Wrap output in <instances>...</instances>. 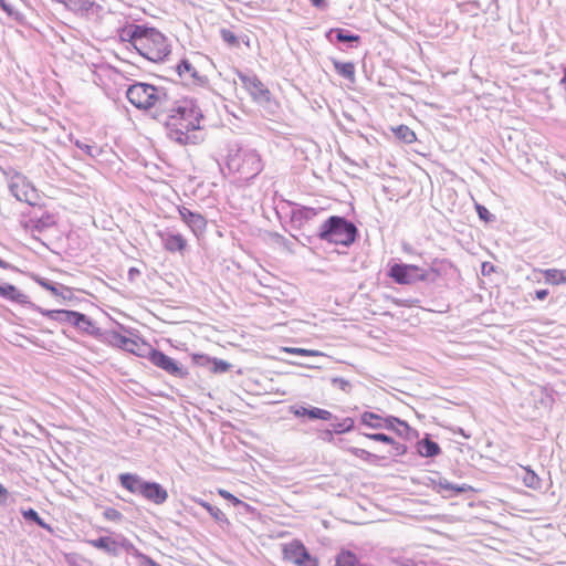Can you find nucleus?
Segmentation results:
<instances>
[{
  "label": "nucleus",
  "mask_w": 566,
  "mask_h": 566,
  "mask_svg": "<svg viewBox=\"0 0 566 566\" xmlns=\"http://www.w3.org/2000/svg\"><path fill=\"white\" fill-rule=\"evenodd\" d=\"M167 126L170 136L180 145L195 144L189 133L200 128V108H169Z\"/></svg>",
  "instance_id": "f257e3e1"
},
{
  "label": "nucleus",
  "mask_w": 566,
  "mask_h": 566,
  "mask_svg": "<svg viewBox=\"0 0 566 566\" xmlns=\"http://www.w3.org/2000/svg\"><path fill=\"white\" fill-rule=\"evenodd\" d=\"M137 52L151 62H161L170 53L168 39L156 28L145 25Z\"/></svg>",
  "instance_id": "f03ea898"
},
{
  "label": "nucleus",
  "mask_w": 566,
  "mask_h": 566,
  "mask_svg": "<svg viewBox=\"0 0 566 566\" xmlns=\"http://www.w3.org/2000/svg\"><path fill=\"white\" fill-rule=\"evenodd\" d=\"M356 227L342 217L333 216L321 227L319 238L329 243L349 245L355 241Z\"/></svg>",
  "instance_id": "7ed1b4c3"
},
{
  "label": "nucleus",
  "mask_w": 566,
  "mask_h": 566,
  "mask_svg": "<svg viewBox=\"0 0 566 566\" xmlns=\"http://www.w3.org/2000/svg\"><path fill=\"white\" fill-rule=\"evenodd\" d=\"M126 96L135 107H149L156 104H165L169 101L165 88L142 82L132 84L127 88Z\"/></svg>",
  "instance_id": "20e7f679"
},
{
  "label": "nucleus",
  "mask_w": 566,
  "mask_h": 566,
  "mask_svg": "<svg viewBox=\"0 0 566 566\" xmlns=\"http://www.w3.org/2000/svg\"><path fill=\"white\" fill-rule=\"evenodd\" d=\"M388 276L397 284L409 285L429 279L428 271L416 264L395 263L389 268Z\"/></svg>",
  "instance_id": "39448f33"
},
{
  "label": "nucleus",
  "mask_w": 566,
  "mask_h": 566,
  "mask_svg": "<svg viewBox=\"0 0 566 566\" xmlns=\"http://www.w3.org/2000/svg\"><path fill=\"white\" fill-rule=\"evenodd\" d=\"M283 558L297 566H318V559L312 556L300 539H293L282 547Z\"/></svg>",
  "instance_id": "423d86ee"
},
{
  "label": "nucleus",
  "mask_w": 566,
  "mask_h": 566,
  "mask_svg": "<svg viewBox=\"0 0 566 566\" xmlns=\"http://www.w3.org/2000/svg\"><path fill=\"white\" fill-rule=\"evenodd\" d=\"M11 193L19 200L31 206L38 205L40 193L36 188L22 175H15L10 182Z\"/></svg>",
  "instance_id": "0eeeda50"
},
{
  "label": "nucleus",
  "mask_w": 566,
  "mask_h": 566,
  "mask_svg": "<svg viewBox=\"0 0 566 566\" xmlns=\"http://www.w3.org/2000/svg\"><path fill=\"white\" fill-rule=\"evenodd\" d=\"M36 310L43 315V316H46L51 319H59V316H63V318H61L62 321L64 322H67L70 324H72L73 326L82 329V331H85L87 332L91 327H92V322L91 319L82 314V313H78V312H75V311H69V310H43V308H40V307H36Z\"/></svg>",
  "instance_id": "6e6552de"
},
{
  "label": "nucleus",
  "mask_w": 566,
  "mask_h": 566,
  "mask_svg": "<svg viewBox=\"0 0 566 566\" xmlns=\"http://www.w3.org/2000/svg\"><path fill=\"white\" fill-rule=\"evenodd\" d=\"M146 357H148L151 364L165 370L169 375L176 377H185L187 375V373L184 371L182 368L171 357L167 356L165 353L158 349L149 347Z\"/></svg>",
  "instance_id": "1a4fd4ad"
},
{
  "label": "nucleus",
  "mask_w": 566,
  "mask_h": 566,
  "mask_svg": "<svg viewBox=\"0 0 566 566\" xmlns=\"http://www.w3.org/2000/svg\"><path fill=\"white\" fill-rule=\"evenodd\" d=\"M178 213L184 223L196 237H200L207 229V219L199 212H193L185 206H178Z\"/></svg>",
  "instance_id": "9d476101"
},
{
  "label": "nucleus",
  "mask_w": 566,
  "mask_h": 566,
  "mask_svg": "<svg viewBox=\"0 0 566 566\" xmlns=\"http://www.w3.org/2000/svg\"><path fill=\"white\" fill-rule=\"evenodd\" d=\"M111 343L126 352H129L139 357H146L150 346L138 339L128 338L119 333L111 335Z\"/></svg>",
  "instance_id": "9b49d317"
},
{
  "label": "nucleus",
  "mask_w": 566,
  "mask_h": 566,
  "mask_svg": "<svg viewBox=\"0 0 566 566\" xmlns=\"http://www.w3.org/2000/svg\"><path fill=\"white\" fill-rule=\"evenodd\" d=\"M360 421L363 424H365L369 428H373V429H380V428L394 429L395 423L403 427L406 430L409 429L408 423L399 420L398 418H395V417L382 418L381 416H379L375 412H370V411H365L360 417Z\"/></svg>",
  "instance_id": "f8f14e48"
},
{
  "label": "nucleus",
  "mask_w": 566,
  "mask_h": 566,
  "mask_svg": "<svg viewBox=\"0 0 566 566\" xmlns=\"http://www.w3.org/2000/svg\"><path fill=\"white\" fill-rule=\"evenodd\" d=\"M158 235L163 241L164 249L169 253L185 254L188 248L187 239L177 232H159Z\"/></svg>",
  "instance_id": "ddd939ff"
},
{
  "label": "nucleus",
  "mask_w": 566,
  "mask_h": 566,
  "mask_svg": "<svg viewBox=\"0 0 566 566\" xmlns=\"http://www.w3.org/2000/svg\"><path fill=\"white\" fill-rule=\"evenodd\" d=\"M143 32H145V25L127 23L118 30V36L122 42L129 43L137 51Z\"/></svg>",
  "instance_id": "4468645a"
},
{
  "label": "nucleus",
  "mask_w": 566,
  "mask_h": 566,
  "mask_svg": "<svg viewBox=\"0 0 566 566\" xmlns=\"http://www.w3.org/2000/svg\"><path fill=\"white\" fill-rule=\"evenodd\" d=\"M177 72L180 78L191 81L192 84L203 86L208 83V78L200 75L187 59L180 61L177 65Z\"/></svg>",
  "instance_id": "2eb2a0df"
},
{
  "label": "nucleus",
  "mask_w": 566,
  "mask_h": 566,
  "mask_svg": "<svg viewBox=\"0 0 566 566\" xmlns=\"http://www.w3.org/2000/svg\"><path fill=\"white\" fill-rule=\"evenodd\" d=\"M0 296L20 305L33 306V303L29 300L27 294L9 283L0 284Z\"/></svg>",
  "instance_id": "dca6fc26"
},
{
  "label": "nucleus",
  "mask_w": 566,
  "mask_h": 566,
  "mask_svg": "<svg viewBox=\"0 0 566 566\" xmlns=\"http://www.w3.org/2000/svg\"><path fill=\"white\" fill-rule=\"evenodd\" d=\"M244 86L256 101L268 99L269 91L255 75H240Z\"/></svg>",
  "instance_id": "f3484780"
},
{
  "label": "nucleus",
  "mask_w": 566,
  "mask_h": 566,
  "mask_svg": "<svg viewBox=\"0 0 566 566\" xmlns=\"http://www.w3.org/2000/svg\"><path fill=\"white\" fill-rule=\"evenodd\" d=\"M140 495L155 504H163L168 499L167 491L156 482H145Z\"/></svg>",
  "instance_id": "a211bd4d"
},
{
  "label": "nucleus",
  "mask_w": 566,
  "mask_h": 566,
  "mask_svg": "<svg viewBox=\"0 0 566 566\" xmlns=\"http://www.w3.org/2000/svg\"><path fill=\"white\" fill-rule=\"evenodd\" d=\"M293 415L295 417H307L310 419H319L324 421H329L333 417L332 412L326 409H321L317 407L313 408H305V407H297L292 410Z\"/></svg>",
  "instance_id": "6ab92c4d"
},
{
  "label": "nucleus",
  "mask_w": 566,
  "mask_h": 566,
  "mask_svg": "<svg viewBox=\"0 0 566 566\" xmlns=\"http://www.w3.org/2000/svg\"><path fill=\"white\" fill-rule=\"evenodd\" d=\"M364 436L370 440L382 442L388 444L391 450L388 452L389 455H401L406 452V447L403 444L398 443L391 437L384 433H364Z\"/></svg>",
  "instance_id": "aec40b11"
},
{
  "label": "nucleus",
  "mask_w": 566,
  "mask_h": 566,
  "mask_svg": "<svg viewBox=\"0 0 566 566\" xmlns=\"http://www.w3.org/2000/svg\"><path fill=\"white\" fill-rule=\"evenodd\" d=\"M119 481L122 486L129 491L130 493L142 494L145 481H143L137 475L130 473H123L119 475Z\"/></svg>",
  "instance_id": "412c9836"
},
{
  "label": "nucleus",
  "mask_w": 566,
  "mask_h": 566,
  "mask_svg": "<svg viewBox=\"0 0 566 566\" xmlns=\"http://www.w3.org/2000/svg\"><path fill=\"white\" fill-rule=\"evenodd\" d=\"M437 490L439 493H442L444 496H452V495H457L460 493L473 491V488L468 484L455 485V484H452L444 480V481H439V483L437 484Z\"/></svg>",
  "instance_id": "4be33fe9"
},
{
  "label": "nucleus",
  "mask_w": 566,
  "mask_h": 566,
  "mask_svg": "<svg viewBox=\"0 0 566 566\" xmlns=\"http://www.w3.org/2000/svg\"><path fill=\"white\" fill-rule=\"evenodd\" d=\"M335 34V38L338 42L348 43L350 46H355L360 42V36L358 34H354L350 31L342 28L331 29L326 36L329 38L331 34Z\"/></svg>",
  "instance_id": "5701e85b"
},
{
  "label": "nucleus",
  "mask_w": 566,
  "mask_h": 566,
  "mask_svg": "<svg viewBox=\"0 0 566 566\" xmlns=\"http://www.w3.org/2000/svg\"><path fill=\"white\" fill-rule=\"evenodd\" d=\"M417 451L421 457L432 458L441 452L439 444L429 438H423L417 443Z\"/></svg>",
  "instance_id": "b1692460"
},
{
  "label": "nucleus",
  "mask_w": 566,
  "mask_h": 566,
  "mask_svg": "<svg viewBox=\"0 0 566 566\" xmlns=\"http://www.w3.org/2000/svg\"><path fill=\"white\" fill-rule=\"evenodd\" d=\"M541 273L543 274L546 284L560 285L566 283V270L552 268L541 270Z\"/></svg>",
  "instance_id": "393cba45"
},
{
  "label": "nucleus",
  "mask_w": 566,
  "mask_h": 566,
  "mask_svg": "<svg viewBox=\"0 0 566 566\" xmlns=\"http://www.w3.org/2000/svg\"><path fill=\"white\" fill-rule=\"evenodd\" d=\"M88 544L109 554H116L118 548V543L109 536H102L95 539H91L88 541Z\"/></svg>",
  "instance_id": "a878e982"
},
{
  "label": "nucleus",
  "mask_w": 566,
  "mask_h": 566,
  "mask_svg": "<svg viewBox=\"0 0 566 566\" xmlns=\"http://www.w3.org/2000/svg\"><path fill=\"white\" fill-rule=\"evenodd\" d=\"M331 61L338 75L350 82L355 81V64L353 62H340L336 59H331Z\"/></svg>",
  "instance_id": "bb28decb"
},
{
  "label": "nucleus",
  "mask_w": 566,
  "mask_h": 566,
  "mask_svg": "<svg viewBox=\"0 0 566 566\" xmlns=\"http://www.w3.org/2000/svg\"><path fill=\"white\" fill-rule=\"evenodd\" d=\"M55 223L56 221L54 214L46 212L36 220L31 219L27 227L41 231L48 228H52L55 226Z\"/></svg>",
  "instance_id": "cd10ccee"
},
{
  "label": "nucleus",
  "mask_w": 566,
  "mask_h": 566,
  "mask_svg": "<svg viewBox=\"0 0 566 566\" xmlns=\"http://www.w3.org/2000/svg\"><path fill=\"white\" fill-rule=\"evenodd\" d=\"M93 4L91 0H67L64 7L74 13L84 14L93 8Z\"/></svg>",
  "instance_id": "c85d7f7f"
},
{
  "label": "nucleus",
  "mask_w": 566,
  "mask_h": 566,
  "mask_svg": "<svg viewBox=\"0 0 566 566\" xmlns=\"http://www.w3.org/2000/svg\"><path fill=\"white\" fill-rule=\"evenodd\" d=\"M357 563V556L348 549H342L335 558V566H356Z\"/></svg>",
  "instance_id": "c756f323"
},
{
  "label": "nucleus",
  "mask_w": 566,
  "mask_h": 566,
  "mask_svg": "<svg viewBox=\"0 0 566 566\" xmlns=\"http://www.w3.org/2000/svg\"><path fill=\"white\" fill-rule=\"evenodd\" d=\"M523 470H524V475L522 476V480H523V483L525 484V486L533 489V490H538L542 484L541 478L528 467H524Z\"/></svg>",
  "instance_id": "7c9ffc66"
},
{
  "label": "nucleus",
  "mask_w": 566,
  "mask_h": 566,
  "mask_svg": "<svg viewBox=\"0 0 566 566\" xmlns=\"http://www.w3.org/2000/svg\"><path fill=\"white\" fill-rule=\"evenodd\" d=\"M394 134L403 143L411 144L416 142V133L406 125H399L392 128Z\"/></svg>",
  "instance_id": "2f4dec72"
},
{
  "label": "nucleus",
  "mask_w": 566,
  "mask_h": 566,
  "mask_svg": "<svg viewBox=\"0 0 566 566\" xmlns=\"http://www.w3.org/2000/svg\"><path fill=\"white\" fill-rule=\"evenodd\" d=\"M281 352L292 354V355H300V356H323V353L316 349H306V348H300V347H282Z\"/></svg>",
  "instance_id": "473e14b6"
},
{
  "label": "nucleus",
  "mask_w": 566,
  "mask_h": 566,
  "mask_svg": "<svg viewBox=\"0 0 566 566\" xmlns=\"http://www.w3.org/2000/svg\"><path fill=\"white\" fill-rule=\"evenodd\" d=\"M23 516L24 518L27 520H30V521H33L35 522L40 527L44 528V530H48V531H52L51 526L49 524H46L41 517L40 515L38 514L36 511H34L33 509H29L28 511H24L23 512Z\"/></svg>",
  "instance_id": "72a5a7b5"
},
{
  "label": "nucleus",
  "mask_w": 566,
  "mask_h": 566,
  "mask_svg": "<svg viewBox=\"0 0 566 566\" xmlns=\"http://www.w3.org/2000/svg\"><path fill=\"white\" fill-rule=\"evenodd\" d=\"M355 421L353 418H344L340 422L334 424V431L338 434L353 430Z\"/></svg>",
  "instance_id": "f704fd0d"
},
{
  "label": "nucleus",
  "mask_w": 566,
  "mask_h": 566,
  "mask_svg": "<svg viewBox=\"0 0 566 566\" xmlns=\"http://www.w3.org/2000/svg\"><path fill=\"white\" fill-rule=\"evenodd\" d=\"M211 365L212 366H211L210 370L213 374L227 373L231 368V365L228 361L217 359V358H212Z\"/></svg>",
  "instance_id": "c9c22d12"
},
{
  "label": "nucleus",
  "mask_w": 566,
  "mask_h": 566,
  "mask_svg": "<svg viewBox=\"0 0 566 566\" xmlns=\"http://www.w3.org/2000/svg\"><path fill=\"white\" fill-rule=\"evenodd\" d=\"M348 451L356 458H359L361 460H365V461H373L375 459H377V455H375L374 453L365 450V449H360V448H349Z\"/></svg>",
  "instance_id": "e433bc0d"
},
{
  "label": "nucleus",
  "mask_w": 566,
  "mask_h": 566,
  "mask_svg": "<svg viewBox=\"0 0 566 566\" xmlns=\"http://www.w3.org/2000/svg\"><path fill=\"white\" fill-rule=\"evenodd\" d=\"M199 504L206 509L209 514L216 520V521H223L226 520V515L224 513L218 509V507H214L212 506L211 504L207 503V502H203V501H200Z\"/></svg>",
  "instance_id": "4c0bfd02"
},
{
  "label": "nucleus",
  "mask_w": 566,
  "mask_h": 566,
  "mask_svg": "<svg viewBox=\"0 0 566 566\" xmlns=\"http://www.w3.org/2000/svg\"><path fill=\"white\" fill-rule=\"evenodd\" d=\"M220 34H221L222 40L226 43H228L229 45H231V46L239 45V40H238L237 35L229 29H221Z\"/></svg>",
  "instance_id": "58836bf2"
},
{
  "label": "nucleus",
  "mask_w": 566,
  "mask_h": 566,
  "mask_svg": "<svg viewBox=\"0 0 566 566\" xmlns=\"http://www.w3.org/2000/svg\"><path fill=\"white\" fill-rule=\"evenodd\" d=\"M103 516L105 520L115 522V523L120 522L123 520V514L114 507H107L103 512Z\"/></svg>",
  "instance_id": "ea45409f"
},
{
  "label": "nucleus",
  "mask_w": 566,
  "mask_h": 566,
  "mask_svg": "<svg viewBox=\"0 0 566 566\" xmlns=\"http://www.w3.org/2000/svg\"><path fill=\"white\" fill-rule=\"evenodd\" d=\"M218 494L221 497H223L224 500L230 501L234 506H239V505L243 504V502L240 499H238L237 496H234L233 494H231L230 492H228L224 489H219Z\"/></svg>",
  "instance_id": "a19ab883"
},
{
  "label": "nucleus",
  "mask_w": 566,
  "mask_h": 566,
  "mask_svg": "<svg viewBox=\"0 0 566 566\" xmlns=\"http://www.w3.org/2000/svg\"><path fill=\"white\" fill-rule=\"evenodd\" d=\"M34 280L40 286H42L46 291L51 292L52 294H54V295L60 294L57 289L53 284H51L48 280H45L43 277H35Z\"/></svg>",
  "instance_id": "79ce46f5"
},
{
  "label": "nucleus",
  "mask_w": 566,
  "mask_h": 566,
  "mask_svg": "<svg viewBox=\"0 0 566 566\" xmlns=\"http://www.w3.org/2000/svg\"><path fill=\"white\" fill-rule=\"evenodd\" d=\"M475 210L479 214V218L485 222H490L492 220V214L490 213V211L482 205L480 203H476L475 205Z\"/></svg>",
  "instance_id": "37998d69"
},
{
  "label": "nucleus",
  "mask_w": 566,
  "mask_h": 566,
  "mask_svg": "<svg viewBox=\"0 0 566 566\" xmlns=\"http://www.w3.org/2000/svg\"><path fill=\"white\" fill-rule=\"evenodd\" d=\"M192 360L198 365L205 366L207 364H211L212 358L203 354H195L192 356Z\"/></svg>",
  "instance_id": "c03bdc74"
},
{
  "label": "nucleus",
  "mask_w": 566,
  "mask_h": 566,
  "mask_svg": "<svg viewBox=\"0 0 566 566\" xmlns=\"http://www.w3.org/2000/svg\"><path fill=\"white\" fill-rule=\"evenodd\" d=\"M76 146L78 148H81L82 150H84L88 156H94L92 146L81 143V142H76Z\"/></svg>",
  "instance_id": "a18cd8bd"
},
{
  "label": "nucleus",
  "mask_w": 566,
  "mask_h": 566,
  "mask_svg": "<svg viewBox=\"0 0 566 566\" xmlns=\"http://www.w3.org/2000/svg\"><path fill=\"white\" fill-rule=\"evenodd\" d=\"M494 271V265L490 262L482 263V274L489 275L491 272Z\"/></svg>",
  "instance_id": "49530a36"
},
{
  "label": "nucleus",
  "mask_w": 566,
  "mask_h": 566,
  "mask_svg": "<svg viewBox=\"0 0 566 566\" xmlns=\"http://www.w3.org/2000/svg\"><path fill=\"white\" fill-rule=\"evenodd\" d=\"M140 558L143 560V566H160L158 563L146 555H140Z\"/></svg>",
  "instance_id": "de8ad7c7"
},
{
  "label": "nucleus",
  "mask_w": 566,
  "mask_h": 566,
  "mask_svg": "<svg viewBox=\"0 0 566 566\" xmlns=\"http://www.w3.org/2000/svg\"><path fill=\"white\" fill-rule=\"evenodd\" d=\"M547 295H548V290H545V289H543V290H537V291L535 292V297H536L537 300H541V301H542V300H545V298L547 297Z\"/></svg>",
  "instance_id": "09e8293b"
},
{
  "label": "nucleus",
  "mask_w": 566,
  "mask_h": 566,
  "mask_svg": "<svg viewBox=\"0 0 566 566\" xmlns=\"http://www.w3.org/2000/svg\"><path fill=\"white\" fill-rule=\"evenodd\" d=\"M311 3L316 8H325L327 6L326 0H310Z\"/></svg>",
  "instance_id": "8fccbe9b"
},
{
  "label": "nucleus",
  "mask_w": 566,
  "mask_h": 566,
  "mask_svg": "<svg viewBox=\"0 0 566 566\" xmlns=\"http://www.w3.org/2000/svg\"><path fill=\"white\" fill-rule=\"evenodd\" d=\"M0 7L2 8L3 11H6L7 13L9 14H12V8L10 4H8L6 2V0H0Z\"/></svg>",
  "instance_id": "3c124183"
},
{
  "label": "nucleus",
  "mask_w": 566,
  "mask_h": 566,
  "mask_svg": "<svg viewBox=\"0 0 566 566\" xmlns=\"http://www.w3.org/2000/svg\"><path fill=\"white\" fill-rule=\"evenodd\" d=\"M7 493V490L3 488V485L0 483V496L4 495Z\"/></svg>",
  "instance_id": "603ef678"
},
{
  "label": "nucleus",
  "mask_w": 566,
  "mask_h": 566,
  "mask_svg": "<svg viewBox=\"0 0 566 566\" xmlns=\"http://www.w3.org/2000/svg\"><path fill=\"white\" fill-rule=\"evenodd\" d=\"M347 385V381L340 380V386Z\"/></svg>",
  "instance_id": "864d4df0"
},
{
  "label": "nucleus",
  "mask_w": 566,
  "mask_h": 566,
  "mask_svg": "<svg viewBox=\"0 0 566 566\" xmlns=\"http://www.w3.org/2000/svg\"><path fill=\"white\" fill-rule=\"evenodd\" d=\"M347 385V381L340 380V386Z\"/></svg>",
  "instance_id": "5fc2aeb1"
}]
</instances>
